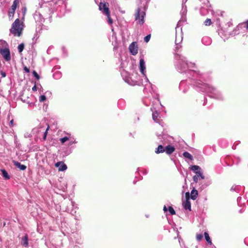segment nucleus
Here are the masks:
<instances>
[{"label":"nucleus","instance_id":"nucleus-1","mask_svg":"<svg viewBox=\"0 0 248 248\" xmlns=\"http://www.w3.org/2000/svg\"><path fill=\"white\" fill-rule=\"evenodd\" d=\"M192 80L193 81L191 82H194V86L199 88L200 91L206 93L210 97L219 100L224 99L221 92L216 88L207 83L203 82L200 79H196L197 81H195V79Z\"/></svg>","mask_w":248,"mask_h":248},{"label":"nucleus","instance_id":"nucleus-2","mask_svg":"<svg viewBox=\"0 0 248 248\" xmlns=\"http://www.w3.org/2000/svg\"><path fill=\"white\" fill-rule=\"evenodd\" d=\"M176 59L178 61L176 64V68L179 72H185L187 68H193L195 66V64L192 62L187 63L186 58L179 54L175 56Z\"/></svg>","mask_w":248,"mask_h":248},{"label":"nucleus","instance_id":"nucleus-3","mask_svg":"<svg viewBox=\"0 0 248 248\" xmlns=\"http://www.w3.org/2000/svg\"><path fill=\"white\" fill-rule=\"evenodd\" d=\"M22 24H20L19 19L17 18L13 23L10 31L15 36H20L22 34Z\"/></svg>","mask_w":248,"mask_h":248},{"label":"nucleus","instance_id":"nucleus-4","mask_svg":"<svg viewBox=\"0 0 248 248\" xmlns=\"http://www.w3.org/2000/svg\"><path fill=\"white\" fill-rule=\"evenodd\" d=\"M99 10L105 15L108 18V22L111 25L113 23V20L110 16V13L108 5L106 3H100L99 6Z\"/></svg>","mask_w":248,"mask_h":248},{"label":"nucleus","instance_id":"nucleus-5","mask_svg":"<svg viewBox=\"0 0 248 248\" xmlns=\"http://www.w3.org/2000/svg\"><path fill=\"white\" fill-rule=\"evenodd\" d=\"M139 68H140V72H141L142 75L144 77V81L142 82V84H143L144 83H146V84H144L145 86H146L147 84H151V83L149 82V79L147 78V77L146 75V74H145V73H146L145 62L144 60L142 59H141L140 60Z\"/></svg>","mask_w":248,"mask_h":248},{"label":"nucleus","instance_id":"nucleus-6","mask_svg":"<svg viewBox=\"0 0 248 248\" xmlns=\"http://www.w3.org/2000/svg\"><path fill=\"white\" fill-rule=\"evenodd\" d=\"M49 126H47L46 129H45L44 127H37L33 128L32 130V133L34 135H39L40 133H43V140H46L47 134V131L49 129Z\"/></svg>","mask_w":248,"mask_h":248},{"label":"nucleus","instance_id":"nucleus-7","mask_svg":"<svg viewBox=\"0 0 248 248\" xmlns=\"http://www.w3.org/2000/svg\"><path fill=\"white\" fill-rule=\"evenodd\" d=\"M145 16V12L141 11L140 9L138 8L135 14V20L137 23L140 25H142L144 22V18Z\"/></svg>","mask_w":248,"mask_h":248},{"label":"nucleus","instance_id":"nucleus-8","mask_svg":"<svg viewBox=\"0 0 248 248\" xmlns=\"http://www.w3.org/2000/svg\"><path fill=\"white\" fill-rule=\"evenodd\" d=\"M186 200L183 202V206L185 209L188 210L190 211L191 210V203L189 200V192H186Z\"/></svg>","mask_w":248,"mask_h":248},{"label":"nucleus","instance_id":"nucleus-9","mask_svg":"<svg viewBox=\"0 0 248 248\" xmlns=\"http://www.w3.org/2000/svg\"><path fill=\"white\" fill-rule=\"evenodd\" d=\"M0 54L2 56L5 61H9L11 60V54L9 48L0 51Z\"/></svg>","mask_w":248,"mask_h":248},{"label":"nucleus","instance_id":"nucleus-10","mask_svg":"<svg viewBox=\"0 0 248 248\" xmlns=\"http://www.w3.org/2000/svg\"><path fill=\"white\" fill-rule=\"evenodd\" d=\"M129 49L130 53L132 55H136L138 53V46H137L136 42L132 43L129 46Z\"/></svg>","mask_w":248,"mask_h":248},{"label":"nucleus","instance_id":"nucleus-11","mask_svg":"<svg viewBox=\"0 0 248 248\" xmlns=\"http://www.w3.org/2000/svg\"><path fill=\"white\" fill-rule=\"evenodd\" d=\"M55 167L59 168V171H63L65 170L67 167L65 164L62 162H58L55 164Z\"/></svg>","mask_w":248,"mask_h":248},{"label":"nucleus","instance_id":"nucleus-12","mask_svg":"<svg viewBox=\"0 0 248 248\" xmlns=\"http://www.w3.org/2000/svg\"><path fill=\"white\" fill-rule=\"evenodd\" d=\"M9 48L8 43L4 40H0V51Z\"/></svg>","mask_w":248,"mask_h":248},{"label":"nucleus","instance_id":"nucleus-13","mask_svg":"<svg viewBox=\"0 0 248 248\" xmlns=\"http://www.w3.org/2000/svg\"><path fill=\"white\" fill-rule=\"evenodd\" d=\"M151 110L153 111L152 113V117L154 121L157 123H160V120L158 118L159 114L157 112L156 110L153 111L152 108H151Z\"/></svg>","mask_w":248,"mask_h":248},{"label":"nucleus","instance_id":"nucleus-14","mask_svg":"<svg viewBox=\"0 0 248 248\" xmlns=\"http://www.w3.org/2000/svg\"><path fill=\"white\" fill-rule=\"evenodd\" d=\"M13 163L15 166L19 168L20 170H24L27 168L25 165L21 164V163L18 161H13Z\"/></svg>","mask_w":248,"mask_h":248},{"label":"nucleus","instance_id":"nucleus-15","mask_svg":"<svg viewBox=\"0 0 248 248\" xmlns=\"http://www.w3.org/2000/svg\"><path fill=\"white\" fill-rule=\"evenodd\" d=\"M21 244L25 247L28 246V237L27 234H26L21 239Z\"/></svg>","mask_w":248,"mask_h":248},{"label":"nucleus","instance_id":"nucleus-16","mask_svg":"<svg viewBox=\"0 0 248 248\" xmlns=\"http://www.w3.org/2000/svg\"><path fill=\"white\" fill-rule=\"evenodd\" d=\"M174 150L175 148L173 146L169 145L166 146L165 151L168 155H170L174 151Z\"/></svg>","mask_w":248,"mask_h":248},{"label":"nucleus","instance_id":"nucleus-17","mask_svg":"<svg viewBox=\"0 0 248 248\" xmlns=\"http://www.w3.org/2000/svg\"><path fill=\"white\" fill-rule=\"evenodd\" d=\"M198 195V191L197 190L194 189L191 191L190 198L191 199L195 200L197 198Z\"/></svg>","mask_w":248,"mask_h":248},{"label":"nucleus","instance_id":"nucleus-18","mask_svg":"<svg viewBox=\"0 0 248 248\" xmlns=\"http://www.w3.org/2000/svg\"><path fill=\"white\" fill-rule=\"evenodd\" d=\"M202 42L205 45H209L211 43L210 38L207 37H204L202 39Z\"/></svg>","mask_w":248,"mask_h":248},{"label":"nucleus","instance_id":"nucleus-19","mask_svg":"<svg viewBox=\"0 0 248 248\" xmlns=\"http://www.w3.org/2000/svg\"><path fill=\"white\" fill-rule=\"evenodd\" d=\"M18 4V0H15L13 2V3L11 6V8L10 9V10H12L13 12L15 11Z\"/></svg>","mask_w":248,"mask_h":248},{"label":"nucleus","instance_id":"nucleus-20","mask_svg":"<svg viewBox=\"0 0 248 248\" xmlns=\"http://www.w3.org/2000/svg\"><path fill=\"white\" fill-rule=\"evenodd\" d=\"M186 82L185 81H181L180 83L179 88L180 90H183V93H185L186 92V90L185 89H183L184 87L186 85Z\"/></svg>","mask_w":248,"mask_h":248},{"label":"nucleus","instance_id":"nucleus-21","mask_svg":"<svg viewBox=\"0 0 248 248\" xmlns=\"http://www.w3.org/2000/svg\"><path fill=\"white\" fill-rule=\"evenodd\" d=\"M191 170L194 171L196 174L201 170V168L199 166L193 165L191 167Z\"/></svg>","mask_w":248,"mask_h":248},{"label":"nucleus","instance_id":"nucleus-22","mask_svg":"<svg viewBox=\"0 0 248 248\" xmlns=\"http://www.w3.org/2000/svg\"><path fill=\"white\" fill-rule=\"evenodd\" d=\"M204 235L205 240H206L207 242L210 245H212V243L211 241V240L210 238V236L209 235V234L207 232H204Z\"/></svg>","mask_w":248,"mask_h":248},{"label":"nucleus","instance_id":"nucleus-23","mask_svg":"<svg viewBox=\"0 0 248 248\" xmlns=\"http://www.w3.org/2000/svg\"><path fill=\"white\" fill-rule=\"evenodd\" d=\"M183 155L185 157L188 158L190 160H193L192 155L187 152H184Z\"/></svg>","mask_w":248,"mask_h":248},{"label":"nucleus","instance_id":"nucleus-24","mask_svg":"<svg viewBox=\"0 0 248 248\" xmlns=\"http://www.w3.org/2000/svg\"><path fill=\"white\" fill-rule=\"evenodd\" d=\"M182 41V37L180 34L179 35H176L175 44L178 45Z\"/></svg>","mask_w":248,"mask_h":248},{"label":"nucleus","instance_id":"nucleus-25","mask_svg":"<svg viewBox=\"0 0 248 248\" xmlns=\"http://www.w3.org/2000/svg\"><path fill=\"white\" fill-rule=\"evenodd\" d=\"M165 151V150H164L163 146L161 145H160L157 148L155 151V153L156 154H159L161 153H163Z\"/></svg>","mask_w":248,"mask_h":248},{"label":"nucleus","instance_id":"nucleus-26","mask_svg":"<svg viewBox=\"0 0 248 248\" xmlns=\"http://www.w3.org/2000/svg\"><path fill=\"white\" fill-rule=\"evenodd\" d=\"M2 172V176L5 178L6 179H10V176L8 175L7 172L5 170H1Z\"/></svg>","mask_w":248,"mask_h":248},{"label":"nucleus","instance_id":"nucleus-27","mask_svg":"<svg viewBox=\"0 0 248 248\" xmlns=\"http://www.w3.org/2000/svg\"><path fill=\"white\" fill-rule=\"evenodd\" d=\"M69 140V142L68 143L69 146L77 143L76 139L73 137H71V136H70V140Z\"/></svg>","mask_w":248,"mask_h":248},{"label":"nucleus","instance_id":"nucleus-28","mask_svg":"<svg viewBox=\"0 0 248 248\" xmlns=\"http://www.w3.org/2000/svg\"><path fill=\"white\" fill-rule=\"evenodd\" d=\"M70 140V136H65L63 138H61L60 139V141L62 144H63L65 141Z\"/></svg>","mask_w":248,"mask_h":248},{"label":"nucleus","instance_id":"nucleus-29","mask_svg":"<svg viewBox=\"0 0 248 248\" xmlns=\"http://www.w3.org/2000/svg\"><path fill=\"white\" fill-rule=\"evenodd\" d=\"M24 48V44L22 43L18 46V50L19 53H21L22 52Z\"/></svg>","mask_w":248,"mask_h":248},{"label":"nucleus","instance_id":"nucleus-30","mask_svg":"<svg viewBox=\"0 0 248 248\" xmlns=\"http://www.w3.org/2000/svg\"><path fill=\"white\" fill-rule=\"evenodd\" d=\"M196 175L198 176V177H200L202 179H204V176L202 174V170L198 172L196 174Z\"/></svg>","mask_w":248,"mask_h":248},{"label":"nucleus","instance_id":"nucleus-31","mask_svg":"<svg viewBox=\"0 0 248 248\" xmlns=\"http://www.w3.org/2000/svg\"><path fill=\"white\" fill-rule=\"evenodd\" d=\"M168 210L170 214L172 215L175 214V211L171 206H169Z\"/></svg>","mask_w":248,"mask_h":248},{"label":"nucleus","instance_id":"nucleus-32","mask_svg":"<svg viewBox=\"0 0 248 248\" xmlns=\"http://www.w3.org/2000/svg\"><path fill=\"white\" fill-rule=\"evenodd\" d=\"M15 12V11L13 12L12 10H9V13H8V16H9V18L12 19L13 17Z\"/></svg>","mask_w":248,"mask_h":248},{"label":"nucleus","instance_id":"nucleus-33","mask_svg":"<svg viewBox=\"0 0 248 248\" xmlns=\"http://www.w3.org/2000/svg\"><path fill=\"white\" fill-rule=\"evenodd\" d=\"M205 25L206 26H209L211 24V20L209 18H207L206 19V20L204 22Z\"/></svg>","mask_w":248,"mask_h":248},{"label":"nucleus","instance_id":"nucleus-34","mask_svg":"<svg viewBox=\"0 0 248 248\" xmlns=\"http://www.w3.org/2000/svg\"><path fill=\"white\" fill-rule=\"evenodd\" d=\"M39 101L44 102L46 100V97L45 95H42L39 97Z\"/></svg>","mask_w":248,"mask_h":248},{"label":"nucleus","instance_id":"nucleus-35","mask_svg":"<svg viewBox=\"0 0 248 248\" xmlns=\"http://www.w3.org/2000/svg\"><path fill=\"white\" fill-rule=\"evenodd\" d=\"M150 38H151V35L150 34L147 35V36H146L144 37V40L145 42L147 43L149 41Z\"/></svg>","mask_w":248,"mask_h":248},{"label":"nucleus","instance_id":"nucleus-36","mask_svg":"<svg viewBox=\"0 0 248 248\" xmlns=\"http://www.w3.org/2000/svg\"><path fill=\"white\" fill-rule=\"evenodd\" d=\"M203 236L202 234H198L196 235V238L198 241H200L202 238Z\"/></svg>","mask_w":248,"mask_h":248},{"label":"nucleus","instance_id":"nucleus-37","mask_svg":"<svg viewBox=\"0 0 248 248\" xmlns=\"http://www.w3.org/2000/svg\"><path fill=\"white\" fill-rule=\"evenodd\" d=\"M33 75L36 79H39L40 78L39 76L35 71H33Z\"/></svg>","mask_w":248,"mask_h":248},{"label":"nucleus","instance_id":"nucleus-38","mask_svg":"<svg viewBox=\"0 0 248 248\" xmlns=\"http://www.w3.org/2000/svg\"><path fill=\"white\" fill-rule=\"evenodd\" d=\"M53 76L55 78H59L61 77V74L59 73H55L54 74Z\"/></svg>","mask_w":248,"mask_h":248},{"label":"nucleus","instance_id":"nucleus-39","mask_svg":"<svg viewBox=\"0 0 248 248\" xmlns=\"http://www.w3.org/2000/svg\"><path fill=\"white\" fill-rule=\"evenodd\" d=\"M198 176L197 175H195L193 176V181L195 183H197L198 182Z\"/></svg>","mask_w":248,"mask_h":248},{"label":"nucleus","instance_id":"nucleus-40","mask_svg":"<svg viewBox=\"0 0 248 248\" xmlns=\"http://www.w3.org/2000/svg\"><path fill=\"white\" fill-rule=\"evenodd\" d=\"M24 70L27 73L30 72V69L26 66L24 67Z\"/></svg>","mask_w":248,"mask_h":248},{"label":"nucleus","instance_id":"nucleus-41","mask_svg":"<svg viewBox=\"0 0 248 248\" xmlns=\"http://www.w3.org/2000/svg\"><path fill=\"white\" fill-rule=\"evenodd\" d=\"M32 90L34 92H35L37 91V87H36V85H35L32 88Z\"/></svg>","mask_w":248,"mask_h":248},{"label":"nucleus","instance_id":"nucleus-42","mask_svg":"<svg viewBox=\"0 0 248 248\" xmlns=\"http://www.w3.org/2000/svg\"><path fill=\"white\" fill-rule=\"evenodd\" d=\"M191 71H192L194 72V74L195 75L194 76L195 77H196L197 76L199 75V74L197 72H196L194 69L191 70Z\"/></svg>","mask_w":248,"mask_h":248},{"label":"nucleus","instance_id":"nucleus-43","mask_svg":"<svg viewBox=\"0 0 248 248\" xmlns=\"http://www.w3.org/2000/svg\"><path fill=\"white\" fill-rule=\"evenodd\" d=\"M1 75H2V76L3 77H6V74H5V73H4V72H1Z\"/></svg>","mask_w":248,"mask_h":248},{"label":"nucleus","instance_id":"nucleus-44","mask_svg":"<svg viewBox=\"0 0 248 248\" xmlns=\"http://www.w3.org/2000/svg\"><path fill=\"white\" fill-rule=\"evenodd\" d=\"M23 11V14L24 15L26 13V7H24L23 9H22Z\"/></svg>","mask_w":248,"mask_h":248},{"label":"nucleus","instance_id":"nucleus-45","mask_svg":"<svg viewBox=\"0 0 248 248\" xmlns=\"http://www.w3.org/2000/svg\"><path fill=\"white\" fill-rule=\"evenodd\" d=\"M163 210L164 212H166L167 211V207L165 205L164 206Z\"/></svg>","mask_w":248,"mask_h":248},{"label":"nucleus","instance_id":"nucleus-46","mask_svg":"<svg viewBox=\"0 0 248 248\" xmlns=\"http://www.w3.org/2000/svg\"><path fill=\"white\" fill-rule=\"evenodd\" d=\"M40 16V15L39 14L38 15V14H35V15H34V18L36 19V17H37V16Z\"/></svg>","mask_w":248,"mask_h":248},{"label":"nucleus","instance_id":"nucleus-47","mask_svg":"<svg viewBox=\"0 0 248 248\" xmlns=\"http://www.w3.org/2000/svg\"><path fill=\"white\" fill-rule=\"evenodd\" d=\"M246 28L247 30H248V20L246 22Z\"/></svg>","mask_w":248,"mask_h":248},{"label":"nucleus","instance_id":"nucleus-48","mask_svg":"<svg viewBox=\"0 0 248 248\" xmlns=\"http://www.w3.org/2000/svg\"><path fill=\"white\" fill-rule=\"evenodd\" d=\"M241 200V197H238L237 199V202H239Z\"/></svg>","mask_w":248,"mask_h":248},{"label":"nucleus","instance_id":"nucleus-49","mask_svg":"<svg viewBox=\"0 0 248 248\" xmlns=\"http://www.w3.org/2000/svg\"><path fill=\"white\" fill-rule=\"evenodd\" d=\"M112 38H114L115 39H116V36H115V34L114 33L113 34V35L112 36Z\"/></svg>","mask_w":248,"mask_h":248},{"label":"nucleus","instance_id":"nucleus-50","mask_svg":"<svg viewBox=\"0 0 248 248\" xmlns=\"http://www.w3.org/2000/svg\"><path fill=\"white\" fill-rule=\"evenodd\" d=\"M13 123H14V120H12L10 121V124H11V125H13Z\"/></svg>","mask_w":248,"mask_h":248},{"label":"nucleus","instance_id":"nucleus-51","mask_svg":"<svg viewBox=\"0 0 248 248\" xmlns=\"http://www.w3.org/2000/svg\"><path fill=\"white\" fill-rule=\"evenodd\" d=\"M43 20H44V19H43V18H42V19H41V20H40V22H42Z\"/></svg>","mask_w":248,"mask_h":248},{"label":"nucleus","instance_id":"nucleus-52","mask_svg":"<svg viewBox=\"0 0 248 248\" xmlns=\"http://www.w3.org/2000/svg\"><path fill=\"white\" fill-rule=\"evenodd\" d=\"M126 82L129 83V84H131L128 81H126Z\"/></svg>","mask_w":248,"mask_h":248},{"label":"nucleus","instance_id":"nucleus-53","mask_svg":"<svg viewBox=\"0 0 248 248\" xmlns=\"http://www.w3.org/2000/svg\"><path fill=\"white\" fill-rule=\"evenodd\" d=\"M179 48L178 46H176V49H177V48Z\"/></svg>","mask_w":248,"mask_h":248}]
</instances>
